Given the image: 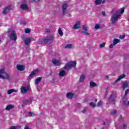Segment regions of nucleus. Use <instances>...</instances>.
Wrapping results in <instances>:
<instances>
[{
	"label": "nucleus",
	"mask_w": 129,
	"mask_h": 129,
	"mask_svg": "<svg viewBox=\"0 0 129 129\" xmlns=\"http://www.w3.org/2000/svg\"><path fill=\"white\" fill-rule=\"evenodd\" d=\"M54 41V36L53 35L42 39L41 41L42 44H47V43H52Z\"/></svg>",
	"instance_id": "4"
},
{
	"label": "nucleus",
	"mask_w": 129,
	"mask_h": 129,
	"mask_svg": "<svg viewBox=\"0 0 129 129\" xmlns=\"http://www.w3.org/2000/svg\"><path fill=\"white\" fill-rule=\"evenodd\" d=\"M67 98H69V99H72L73 97H74V93L69 92L67 94Z\"/></svg>",
	"instance_id": "12"
},
{
	"label": "nucleus",
	"mask_w": 129,
	"mask_h": 129,
	"mask_svg": "<svg viewBox=\"0 0 129 129\" xmlns=\"http://www.w3.org/2000/svg\"><path fill=\"white\" fill-rule=\"evenodd\" d=\"M5 73H6V70H5V69L0 70V78L2 79V78L4 77V76L1 75V74H4Z\"/></svg>",
	"instance_id": "20"
},
{
	"label": "nucleus",
	"mask_w": 129,
	"mask_h": 129,
	"mask_svg": "<svg viewBox=\"0 0 129 129\" xmlns=\"http://www.w3.org/2000/svg\"><path fill=\"white\" fill-rule=\"evenodd\" d=\"M58 34L60 35V36H63V32L62 31L61 28L58 29Z\"/></svg>",
	"instance_id": "31"
},
{
	"label": "nucleus",
	"mask_w": 129,
	"mask_h": 129,
	"mask_svg": "<svg viewBox=\"0 0 129 129\" xmlns=\"http://www.w3.org/2000/svg\"><path fill=\"white\" fill-rule=\"evenodd\" d=\"M127 93H128V90L125 91L123 97L122 99V103L124 104V105H129V101H128L127 103V97H126Z\"/></svg>",
	"instance_id": "5"
},
{
	"label": "nucleus",
	"mask_w": 129,
	"mask_h": 129,
	"mask_svg": "<svg viewBox=\"0 0 129 129\" xmlns=\"http://www.w3.org/2000/svg\"><path fill=\"white\" fill-rule=\"evenodd\" d=\"M101 3H102V0H96L95 1V4L96 6H99V5H101Z\"/></svg>",
	"instance_id": "24"
},
{
	"label": "nucleus",
	"mask_w": 129,
	"mask_h": 129,
	"mask_svg": "<svg viewBox=\"0 0 129 129\" xmlns=\"http://www.w3.org/2000/svg\"><path fill=\"white\" fill-rule=\"evenodd\" d=\"M65 48H69V49H71V48H72V44H67L65 46Z\"/></svg>",
	"instance_id": "34"
},
{
	"label": "nucleus",
	"mask_w": 129,
	"mask_h": 129,
	"mask_svg": "<svg viewBox=\"0 0 129 129\" xmlns=\"http://www.w3.org/2000/svg\"><path fill=\"white\" fill-rule=\"evenodd\" d=\"M20 9H21V10L27 11V10H29V7L28 6V5L24 4L20 6Z\"/></svg>",
	"instance_id": "10"
},
{
	"label": "nucleus",
	"mask_w": 129,
	"mask_h": 129,
	"mask_svg": "<svg viewBox=\"0 0 129 129\" xmlns=\"http://www.w3.org/2000/svg\"><path fill=\"white\" fill-rule=\"evenodd\" d=\"M113 46H114V45H113V44L111 43V44L109 45V48H110V49H112V48H113Z\"/></svg>",
	"instance_id": "44"
},
{
	"label": "nucleus",
	"mask_w": 129,
	"mask_h": 129,
	"mask_svg": "<svg viewBox=\"0 0 129 129\" xmlns=\"http://www.w3.org/2000/svg\"><path fill=\"white\" fill-rule=\"evenodd\" d=\"M11 10V6H9L7 7H6L5 10L3 12V15H7L8 13L10 12Z\"/></svg>",
	"instance_id": "9"
},
{
	"label": "nucleus",
	"mask_w": 129,
	"mask_h": 129,
	"mask_svg": "<svg viewBox=\"0 0 129 129\" xmlns=\"http://www.w3.org/2000/svg\"><path fill=\"white\" fill-rule=\"evenodd\" d=\"M124 38H125V35H122L120 36V39H121V40H122V39H124Z\"/></svg>",
	"instance_id": "42"
},
{
	"label": "nucleus",
	"mask_w": 129,
	"mask_h": 129,
	"mask_svg": "<svg viewBox=\"0 0 129 129\" xmlns=\"http://www.w3.org/2000/svg\"><path fill=\"white\" fill-rule=\"evenodd\" d=\"M24 129H31V128H30V126L29 125H26Z\"/></svg>",
	"instance_id": "43"
},
{
	"label": "nucleus",
	"mask_w": 129,
	"mask_h": 129,
	"mask_svg": "<svg viewBox=\"0 0 129 129\" xmlns=\"http://www.w3.org/2000/svg\"><path fill=\"white\" fill-rule=\"evenodd\" d=\"M66 74V72H65V71L64 70L61 71L59 73V76H61V77L65 76Z\"/></svg>",
	"instance_id": "23"
},
{
	"label": "nucleus",
	"mask_w": 129,
	"mask_h": 129,
	"mask_svg": "<svg viewBox=\"0 0 129 129\" xmlns=\"http://www.w3.org/2000/svg\"><path fill=\"white\" fill-rule=\"evenodd\" d=\"M126 127H127L126 124H123V129H126Z\"/></svg>",
	"instance_id": "46"
},
{
	"label": "nucleus",
	"mask_w": 129,
	"mask_h": 129,
	"mask_svg": "<svg viewBox=\"0 0 129 129\" xmlns=\"http://www.w3.org/2000/svg\"><path fill=\"white\" fill-rule=\"evenodd\" d=\"M42 80V77H38L35 80V84L37 85Z\"/></svg>",
	"instance_id": "21"
},
{
	"label": "nucleus",
	"mask_w": 129,
	"mask_h": 129,
	"mask_svg": "<svg viewBox=\"0 0 129 129\" xmlns=\"http://www.w3.org/2000/svg\"><path fill=\"white\" fill-rule=\"evenodd\" d=\"M125 77V75H121V76H119L118 79L115 81V83H116L118 81H120L122 79V78H124Z\"/></svg>",
	"instance_id": "17"
},
{
	"label": "nucleus",
	"mask_w": 129,
	"mask_h": 129,
	"mask_svg": "<svg viewBox=\"0 0 129 129\" xmlns=\"http://www.w3.org/2000/svg\"><path fill=\"white\" fill-rule=\"evenodd\" d=\"M124 13V7L122 8L120 10V12L118 11H116L115 13H114L112 14V16L111 18V24L113 25L115 24L116 22H117L118 21V19L120 18L121 16V14H123Z\"/></svg>",
	"instance_id": "1"
},
{
	"label": "nucleus",
	"mask_w": 129,
	"mask_h": 129,
	"mask_svg": "<svg viewBox=\"0 0 129 129\" xmlns=\"http://www.w3.org/2000/svg\"><path fill=\"white\" fill-rule=\"evenodd\" d=\"M113 11H114V10H113L112 11V12H113Z\"/></svg>",
	"instance_id": "56"
},
{
	"label": "nucleus",
	"mask_w": 129,
	"mask_h": 129,
	"mask_svg": "<svg viewBox=\"0 0 129 129\" xmlns=\"http://www.w3.org/2000/svg\"><path fill=\"white\" fill-rule=\"evenodd\" d=\"M95 102H97V99L95 100Z\"/></svg>",
	"instance_id": "52"
},
{
	"label": "nucleus",
	"mask_w": 129,
	"mask_h": 129,
	"mask_svg": "<svg viewBox=\"0 0 129 129\" xmlns=\"http://www.w3.org/2000/svg\"><path fill=\"white\" fill-rule=\"evenodd\" d=\"M90 106H93V107H95V106H96V104H94L93 102H90Z\"/></svg>",
	"instance_id": "35"
},
{
	"label": "nucleus",
	"mask_w": 129,
	"mask_h": 129,
	"mask_svg": "<svg viewBox=\"0 0 129 129\" xmlns=\"http://www.w3.org/2000/svg\"><path fill=\"white\" fill-rule=\"evenodd\" d=\"M67 8H68V5L66 4H63L62 6V15H66L67 14L66 13V10H67Z\"/></svg>",
	"instance_id": "8"
},
{
	"label": "nucleus",
	"mask_w": 129,
	"mask_h": 129,
	"mask_svg": "<svg viewBox=\"0 0 129 129\" xmlns=\"http://www.w3.org/2000/svg\"><path fill=\"white\" fill-rule=\"evenodd\" d=\"M101 105H102V101H100L97 103V106L99 107V106H101Z\"/></svg>",
	"instance_id": "37"
},
{
	"label": "nucleus",
	"mask_w": 129,
	"mask_h": 129,
	"mask_svg": "<svg viewBox=\"0 0 129 129\" xmlns=\"http://www.w3.org/2000/svg\"><path fill=\"white\" fill-rule=\"evenodd\" d=\"M30 32H31V30H30V29H25V33L26 34H29V33H30Z\"/></svg>",
	"instance_id": "38"
},
{
	"label": "nucleus",
	"mask_w": 129,
	"mask_h": 129,
	"mask_svg": "<svg viewBox=\"0 0 129 129\" xmlns=\"http://www.w3.org/2000/svg\"><path fill=\"white\" fill-rule=\"evenodd\" d=\"M105 78H106V79H108L109 78V76H105Z\"/></svg>",
	"instance_id": "50"
},
{
	"label": "nucleus",
	"mask_w": 129,
	"mask_h": 129,
	"mask_svg": "<svg viewBox=\"0 0 129 129\" xmlns=\"http://www.w3.org/2000/svg\"><path fill=\"white\" fill-rule=\"evenodd\" d=\"M34 3H39L40 2V0H34Z\"/></svg>",
	"instance_id": "49"
},
{
	"label": "nucleus",
	"mask_w": 129,
	"mask_h": 129,
	"mask_svg": "<svg viewBox=\"0 0 129 129\" xmlns=\"http://www.w3.org/2000/svg\"><path fill=\"white\" fill-rule=\"evenodd\" d=\"M96 86H97V85L95 83H94L93 82H91L90 83V88H92L95 87Z\"/></svg>",
	"instance_id": "22"
},
{
	"label": "nucleus",
	"mask_w": 129,
	"mask_h": 129,
	"mask_svg": "<svg viewBox=\"0 0 129 129\" xmlns=\"http://www.w3.org/2000/svg\"><path fill=\"white\" fill-rule=\"evenodd\" d=\"M21 128V126H12L10 129H19Z\"/></svg>",
	"instance_id": "30"
},
{
	"label": "nucleus",
	"mask_w": 129,
	"mask_h": 129,
	"mask_svg": "<svg viewBox=\"0 0 129 129\" xmlns=\"http://www.w3.org/2000/svg\"><path fill=\"white\" fill-rule=\"evenodd\" d=\"M3 79H11V76H10V75L8 74H6V76H3L2 78Z\"/></svg>",
	"instance_id": "26"
},
{
	"label": "nucleus",
	"mask_w": 129,
	"mask_h": 129,
	"mask_svg": "<svg viewBox=\"0 0 129 129\" xmlns=\"http://www.w3.org/2000/svg\"><path fill=\"white\" fill-rule=\"evenodd\" d=\"M17 68L19 71H24V70H25V66L21 64H18L17 66Z\"/></svg>",
	"instance_id": "13"
},
{
	"label": "nucleus",
	"mask_w": 129,
	"mask_h": 129,
	"mask_svg": "<svg viewBox=\"0 0 129 129\" xmlns=\"http://www.w3.org/2000/svg\"><path fill=\"white\" fill-rule=\"evenodd\" d=\"M115 100V98L112 97V95H111L109 98V101L113 102Z\"/></svg>",
	"instance_id": "28"
},
{
	"label": "nucleus",
	"mask_w": 129,
	"mask_h": 129,
	"mask_svg": "<svg viewBox=\"0 0 129 129\" xmlns=\"http://www.w3.org/2000/svg\"><path fill=\"white\" fill-rule=\"evenodd\" d=\"M95 30H98V29H100V25L99 24H96L95 26Z\"/></svg>",
	"instance_id": "32"
},
{
	"label": "nucleus",
	"mask_w": 129,
	"mask_h": 129,
	"mask_svg": "<svg viewBox=\"0 0 129 129\" xmlns=\"http://www.w3.org/2000/svg\"><path fill=\"white\" fill-rule=\"evenodd\" d=\"M105 1L104 0L103 1L102 3H104Z\"/></svg>",
	"instance_id": "54"
},
{
	"label": "nucleus",
	"mask_w": 129,
	"mask_h": 129,
	"mask_svg": "<svg viewBox=\"0 0 129 129\" xmlns=\"http://www.w3.org/2000/svg\"><path fill=\"white\" fill-rule=\"evenodd\" d=\"M15 108V106L12 105V104H9L6 107V110H11V109H13V108Z\"/></svg>",
	"instance_id": "16"
},
{
	"label": "nucleus",
	"mask_w": 129,
	"mask_h": 129,
	"mask_svg": "<svg viewBox=\"0 0 129 129\" xmlns=\"http://www.w3.org/2000/svg\"><path fill=\"white\" fill-rule=\"evenodd\" d=\"M82 34H84L86 36H89V33L87 32L82 31Z\"/></svg>",
	"instance_id": "39"
},
{
	"label": "nucleus",
	"mask_w": 129,
	"mask_h": 129,
	"mask_svg": "<svg viewBox=\"0 0 129 129\" xmlns=\"http://www.w3.org/2000/svg\"><path fill=\"white\" fill-rule=\"evenodd\" d=\"M45 33L49 34V33H50V30H49L48 29H46Z\"/></svg>",
	"instance_id": "47"
},
{
	"label": "nucleus",
	"mask_w": 129,
	"mask_h": 129,
	"mask_svg": "<svg viewBox=\"0 0 129 129\" xmlns=\"http://www.w3.org/2000/svg\"><path fill=\"white\" fill-rule=\"evenodd\" d=\"M73 28L75 29H80V21H77Z\"/></svg>",
	"instance_id": "11"
},
{
	"label": "nucleus",
	"mask_w": 129,
	"mask_h": 129,
	"mask_svg": "<svg viewBox=\"0 0 129 129\" xmlns=\"http://www.w3.org/2000/svg\"><path fill=\"white\" fill-rule=\"evenodd\" d=\"M127 90H128V93H129V89H127V90H126V91H127Z\"/></svg>",
	"instance_id": "53"
},
{
	"label": "nucleus",
	"mask_w": 129,
	"mask_h": 129,
	"mask_svg": "<svg viewBox=\"0 0 129 129\" xmlns=\"http://www.w3.org/2000/svg\"><path fill=\"white\" fill-rule=\"evenodd\" d=\"M76 64L77 62L76 61H70L64 66V69L69 70V69H71V68H74V67H76Z\"/></svg>",
	"instance_id": "3"
},
{
	"label": "nucleus",
	"mask_w": 129,
	"mask_h": 129,
	"mask_svg": "<svg viewBox=\"0 0 129 129\" xmlns=\"http://www.w3.org/2000/svg\"><path fill=\"white\" fill-rule=\"evenodd\" d=\"M87 109H86V108H85V109H84V110L83 111V113H84L85 112V111H86V110H87Z\"/></svg>",
	"instance_id": "51"
},
{
	"label": "nucleus",
	"mask_w": 129,
	"mask_h": 129,
	"mask_svg": "<svg viewBox=\"0 0 129 129\" xmlns=\"http://www.w3.org/2000/svg\"><path fill=\"white\" fill-rule=\"evenodd\" d=\"M52 62L53 64H54V65H55V66H60V61H59V60H58L52 59Z\"/></svg>",
	"instance_id": "15"
},
{
	"label": "nucleus",
	"mask_w": 129,
	"mask_h": 129,
	"mask_svg": "<svg viewBox=\"0 0 129 129\" xmlns=\"http://www.w3.org/2000/svg\"><path fill=\"white\" fill-rule=\"evenodd\" d=\"M16 91H17L15 89H11L8 91V94H12L13 92H16Z\"/></svg>",
	"instance_id": "29"
},
{
	"label": "nucleus",
	"mask_w": 129,
	"mask_h": 129,
	"mask_svg": "<svg viewBox=\"0 0 129 129\" xmlns=\"http://www.w3.org/2000/svg\"><path fill=\"white\" fill-rule=\"evenodd\" d=\"M116 114V110H114L113 111L111 112V115H114V114Z\"/></svg>",
	"instance_id": "36"
},
{
	"label": "nucleus",
	"mask_w": 129,
	"mask_h": 129,
	"mask_svg": "<svg viewBox=\"0 0 129 129\" xmlns=\"http://www.w3.org/2000/svg\"><path fill=\"white\" fill-rule=\"evenodd\" d=\"M29 114H30V116H34L35 113L33 112H29Z\"/></svg>",
	"instance_id": "41"
},
{
	"label": "nucleus",
	"mask_w": 129,
	"mask_h": 129,
	"mask_svg": "<svg viewBox=\"0 0 129 129\" xmlns=\"http://www.w3.org/2000/svg\"><path fill=\"white\" fill-rule=\"evenodd\" d=\"M100 48H104V47H105V43H103L100 45L99 46Z\"/></svg>",
	"instance_id": "40"
},
{
	"label": "nucleus",
	"mask_w": 129,
	"mask_h": 129,
	"mask_svg": "<svg viewBox=\"0 0 129 129\" xmlns=\"http://www.w3.org/2000/svg\"><path fill=\"white\" fill-rule=\"evenodd\" d=\"M29 90H30L29 86H23L21 88V92L23 94L27 93Z\"/></svg>",
	"instance_id": "6"
},
{
	"label": "nucleus",
	"mask_w": 129,
	"mask_h": 129,
	"mask_svg": "<svg viewBox=\"0 0 129 129\" xmlns=\"http://www.w3.org/2000/svg\"><path fill=\"white\" fill-rule=\"evenodd\" d=\"M102 15L104 16H105L106 14H105V12H102Z\"/></svg>",
	"instance_id": "48"
},
{
	"label": "nucleus",
	"mask_w": 129,
	"mask_h": 129,
	"mask_svg": "<svg viewBox=\"0 0 129 129\" xmlns=\"http://www.w3.org/2000/svg\"><path fill=\"white\" fill-rule=\"evenodd\" d=\"M85 79V76L84 75H82L80 77V82H83L84 79Z\"/></svg>",
	"instance_id": "27"
},
{
	"label": "nucleus",
	"mask_w": 129,
	"mask_h": 129,
	"mask_svg": "<svg viewBox=\"0 0 129 129\" xmlns=\"http://www.w3.org/2000/svg\"><path fill=\"white\" fill-rule=\"evenodd\" d=\"M21 24L22 25H26V24H27V22H26V21H23L21 22Z\"/></svg>",
	"instance_id": "45"
},
{
	"label": "nucleus",
	"mask_w": 129,
	"mask_h": 129,
	"mask_svg": "<svg viewBox=\"0 0 129 129\" xmlns=\"http://www.w3.org/2000/svg\"><path fill=\"white\" fill-rule=\"evenodd\" d=\"M108 125H109V121L108 120H104L103 121V127L102 129H107Z\"/></svg>",
	"instance_id": "7"
},
{
	"label": "nucleus",
	"mask_w": 129,
	"mask_h": 129,
	"mask_svg": "<svg viewBox=\"0 0 129 129\" xmlns=\"http://www.w3.org/2000/svg\"><path fill=\"white\" fill-rule=\"evenodd\" d=\"M23 3H26V1H23Z\"/></svg>",
	"instance_id": "55"
},
{
	"label": "nucleus",
	"mask_w": 129,
	"mask_h": 129,
	"mask_svg": "<svg viewBox=\"0 0 129 129\" xmlns=\"http://www.w3.org/2000/svg\"><path fill=\"white\" fill-rule=\"evenodd\" d=\"M39 72V70H36L35 71H33V72H31V73L29 75V77H30L31 78H33V76L34 75H36V73H38Z\"/></svg>",
	"instance_id": "14"
},
{
	"label": "nucleus",
	"mask_w": 129,
	"mask_h": 129,
	"mask_svg": "<svg viewBox=\"0 0 129 129\" xmlns=\"http://www.w3.org/2000/svg\"><path fill=\"white\" fill-rule=\"evenodd\" d=\"M31 38H25L24 40L25 45H29L31 43Z\"/></svg>",
	"instance_id": "18"
},
{
	"label": "nucleus",
	"mask_w": 129,
	"mask_h": 129,
	"mask_svg": "<svg viewBox=\"0 0 129 129\" xmlns=\"http://www.w3.org/2000/svg\"><path fill=\"white\" fill-rule=\"evenodd\" d=\"M8 33H10V35L9 37H10L11 40L16 42V41H17V39H18V36H17V34H16V31H15L13 30L9 29Z\"/></svg>",
	"instance_id": "2"
},
{
	"label": "nucleus",
	"mask_w": 129,
	"mask_h": 129,
	"mask_svg": "<svg viewBox=\"0 0 129 129\" xmlns=\"http://www.w3.org/2000/svg\"><path fill=\"white\" fill-rule=\"evenodd\" d=\"M128 86V82H124L122 85L123 90H124Z\"/></svg>",
	"instance_id": "19"
},
{
	"label": "nucleus",
	"mask_w": 129,
	"mask_h": 129,
	"mask_svg": "<svg viewBox=\"0 0 129 129\" xmlns=\"http://www.w3.org/2000/svg\"><path fill=\"white\" fill-rule=\"evenodd\" d=\"M117 43H119V39L115 38L113 41V44L114 46H115V45H116V44H117Z\"/></svg>",
	"instance_id": "25"
},
{
	"label": "nucleus",
	"mask_w": 129,
	"mask_h": 129,
	"mask_svg": "<svg viewBox=\"0 0 129 129\" xmlns=\"http://www.w3.org/2000/svg\"><path fill=\"white\" fill-rule=\"evenodd\" d=\"M83 29L84 31H87L88 30V27H86V25H84L83 26Z\"/></svg>",
	"instance_id": "33"
}]
</instances>
